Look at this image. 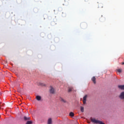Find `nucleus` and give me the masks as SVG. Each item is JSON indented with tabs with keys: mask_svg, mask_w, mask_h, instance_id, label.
Here are the masks:
<instances>
[{
	"mask_svg": "<svg viewBox=\"0 0 124 124\" xmlns=\"http://www.w3.org/2000/svg\"><path fill=\"white\" fill-rule=\"evenodd\" d=\"M50 93H55V89L52 86H50Z\"/></svg>",
	"mask_w": 124,
	"mask_h": 124,
	"instance_id": "obj_4",
	"label": "nucleus"
},
{
	"mask_svg": "<svg viewBox=\"0 0 124 124\" xmlns=\"http://www.w3.org/2000/svg\"><path fill=\"white\" fill-rule=\"evenodd\" d=\"M36 99L38 101H40V100H41V97L40 95H37L36 96Z\"/></svg>",
	"mask_w": 124,
	"mask_h": 124,
	"instance_id": "obj_7",
	"label": "nucleus"
},
{
	"mask_svg": "<svg viewBox=\"0 0 124 124\" xmlns=\"http://www.w3.org/2000/svg\"><path fill=\"white\" fill-rule=\"evenodd\" d=\"M73 90V88L69 87V88H68V93H70V92H72Z\"/></svg>",
	"mask_w": 124,
	"mask_h": 124,
	"instance_id": "obj_11",
	"label": "nucleus"
},
{
	"mask_svg": "<svg viewBox=\"0 0 124 124\" xmlns=\"http://www.w3.org/2000/svg\"><path fill=\"white\" fill-rule=\"evenodd\" d=\"M122 64H124V62H123L122 63Z\"/></svg>",
	"mask_w": 124,
	"mask_h": 124,
	"instance_id": "obj_17",
	"label": "nucleus"
},
{
	"mask_svg": "<svg viewBox=\"0 0 124 124\" xmlns=\"http://www.w3.org/2000/svg\"><path fill=\"white\" fill-rule=\"evenodd\" d=\"M41 86H45V84H41Z\"/></svg>",
	"mask_w": 124,
	"mask_h": 124,
	"instance_id": "obj_16",
	"label": "nucleus"
},
{
	"mask_svg": "<svg viewBox=\"0 0 124 124\" xmlns=\"http://www.w3.org/2000/svg\"><path fill=\"white\" fill-rule=\"evenodd\" d=\"M32 124V121H27L26 123V124Z\"/></svg>",
	"mask_w": 124,
	"mask_h": 124,
	"instance_id": "obj_14",
	"label": "nucleus"
},
{
	"mask_svg": "<svg viewBox=\"0 0 124 124\" xmlns=\"http://www.w3.org/2000/svg\"><path fill=\"white\" fill-rule=\"evenodd\" d=\"M80 111L81 112H84V107H80Z\"/></svg>",
	"mask_w": 124,
	"mask_h": 124,
	"instance_id": "obj_13",
	"label": "nucleus"
},
{
	"mask_svg": "<svg viewBox=\"0 0 124 124\" xmlns=\"http://www.w3.org/2000/svg\"><path fill=\"white\" fill-rule=\"evenodd\" d=\"M118 88L120 90H124V85H119Z\"/></svg>",
	"mask_w": 124,
	"mask_h": 124,
	"instance_id": "obj_9",
	"label": "nucleus"
},
{
	"mask_svg": "<svg viewBox=\"0 0 124 124\" xmlns=\"http://www.w3.org/2000/svg\"><path fill=\"white\" fill-rule=\"evenodd\" d=\"M52 124V119L51 118H49L48 120L47 124Z\"/></svg>",
	"mask_w": 124,
	"mask_h": 124,
	"instance_id": "obj_10",
	"label": "nucleus"
},
{
	"mask_svg": "<svg viewBox=\"0 0 124 124\" xmlns=\"http://www.w3.org/2000/svg\"><path fill=\"white\" fill-rule=\"evenodd\" d=\"M96 79L95 78V77H93L92 78V82H93V83L95 84L96 83L95 80Z\"/></svg>",
	"mask_w": 124,
	"mask_h": 124,
	"instance_id": "obj_6",
	"label": "nucleus"
},
{
	"mask_svg": "<svg viewBox=\"0 0 124 124\" xmlns=\"http://www.w3.org/2000/svg\"><path fill=\"white\" fill-rule=\"evenodd\" d=\"M91 121L93 123H94V124H105L104 123H103L101 121H99L98 120H95V119H94V118H92Z\"/></svg>",
	"mask_w": 124,
	"mask_h": 124,
	"instance_id": "obj_1",
	"label": "nucleus"
},
{
	"mask_svg": "<svg viewBox=\"0 0 124 124\" xmlns=\"http://www.w3.org/2000/svg\"><path fill=\"white\" fill-rule=\"evenodd\" d=\"M119 97L121 99H124V92L121 93Z\"/></svg>",
	"mask_w": 124,
	"mask_h": 124,
	"instance_id": "obj_3",
	"label": "nucleus"
},
{
	"mask_svg": "<svg viewBox=\"0 0 124 124\" xmlns=\"http://www.w3.org/2000/svg\"><path fill=\"white\" fill-rule=\"evenodd\" d=\"M59 100H60V101H61L62 102H63V103H66V100H65L62 97H60L59 99Z\"/></svg>",
	"mask_w": 124,
	"mask_h": 124,
	"instance_id": "obj_5",
	"label": "nucleus"
},
{
	"mask_svg": "<svg viewBox=\"0 0 124 124\" xmlns=\"http://www.w3.org/2000/svg\"><path fill=\"white\" fill-rule=\"evenodd\" d=\"M24 120L25 121H30V120H31V117H27V116H24Z\"/></svg>",
	"mask_w": 124,
	"mask_h": 124,
	"instance_id": "obj_8",
	"label": "nucleus"
},
{
	"mask_svg": "<svg viewBox=\"0 0 124 124\" xmlns=\"http://www.w3.org/2000/svg\"><path fill=\"white\" fill-rule=\"evenodd\" d=\"M117 71L119 73H121V72H122V70H121V69H119L117 70Z\"/></svg>",
	"mask_w": 124,
	"mask_h": 124,
	"instance_id": "obj_15",
	"label": "nucleus"
},
{
	"mask_svg": "<svg viewBox=\"0 0 124 124\" xmlns=\"http://www.w3.org/2000/svg\"><path fill=\"white\" fill-rule=\"evenodd\" d=\"M69 116L71 117H74V113L72 112H70Z\"/></svg>",
	"mask_w": 124,
	"mask_h": 124,
	"instance_id": "obj_12",
	"label": "nucleus"
},
{
	"mask_svg": "<svg viewBox=\"0 0 124 124\" xmlns=\"http://www.w3.org/2000/svg\"><path fill=\"white\" fill-rule=\"evenodd\" d=\"M87 97H88V96L87 95H86L85 96L83 97V104H85L87 102Z\"/></svg>",
	"mask_w": 124,
	"mask_h": 124,
	"instance_id": "obj_2",
	"label": "nucleus"
}]
</instances>
